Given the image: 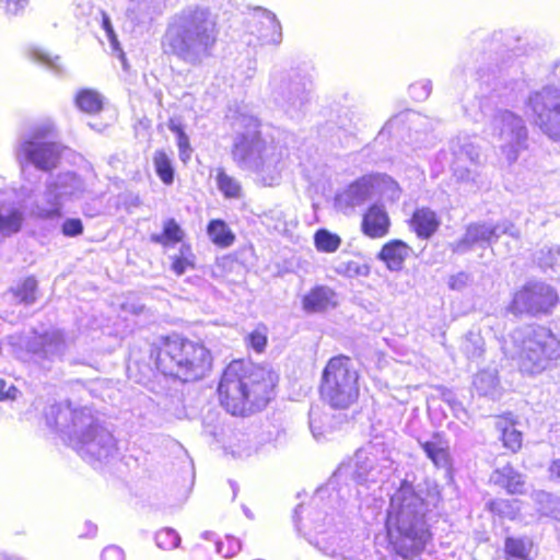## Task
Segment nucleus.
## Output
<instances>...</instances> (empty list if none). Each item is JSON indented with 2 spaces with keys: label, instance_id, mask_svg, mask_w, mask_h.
Wrapping results in <instances>:
<instances>
[{
  "label": "nucleus",
  "instance_id": "obj_1",
  "mask_svg": "<svg viewBox=\"0 0 560 560\" xmlns=\"http://www.w3.org/2000/svg\"><path fill=\"white\" fill-rule=\"evenodd\" d=\"M279 375L264 365L235 359L223 369L217 387L220 406L233 417L262 411L278 395Z\"/></svg>",
  "mask_w": 560,
  "mask_h": 560
},
{
  "label": "nucleus",
  "instance_id": "obj_2",
  "mask_svg": "<svg viewBox=\"0 0 560 560\" xmlns=\"http://www.w3.org/2000/svg\"><path fill=\"white\" fill-rule=\"evenodd\" d=\"M155 370L165 377L191 383L202 380L213 369L214 357L206 342L180 331L160 336L150 347Z\"/></svg>",
  "mask_w": 560,
  "mask_h": 560
},
{
  "label": "nucleus",
  "instance_id": "obj_3",
  "mask_svg": "<svg viewBox=\"0 0 560 560\" xmlns=\"http://www.w3.org/2000/svg\"><path fill=\"white\" fill-rule=\"evenodd\" d=\"M424 505L411 487H401L389 499L385 530L389 546L404 559L420 555L431 540Z\"/></svg>",
  "mask_w": 560,
  "mask_h": 560
},
{
  "label": "nucleus",
  "instance_id": "obj_4",
  "mask_svg": "<svg viewBox=\"0 0 560 560\" xmlns=\"http://www.w3.org/2000/svg\"><path fill=\"white\" fill-rule=\"evenodd\" d=\"M219 26L208 8L189 7L175 14L162 37V49L188 63L210 57L218 42Z\"/></svg>",
  "mask_w": 560,
  "mask_h": 560
},
{
  "label": "nucleus",
  "instance_id": "obj_5",
  "mask_svg": "<svg viewBox=\"0 0 560 560\" xmlns=\"http://www.w3.org/2000/svg\"><path fill=\"white\" fill-rule=\"evenodd\" d=\"M359 381L360 371L350 355H332L322 371L318 383L319 398L332 409H349L360 397Z\"/></svg>",
  "mask_w": 560,
  "mask_h": 560
},
{
  "label": "nucleus",
  "instance_id": "obj_6",
  "mask_svg": "<svg viewBox=\"0 0 560 560\" xmlns=\"http://www.w3.org/2000/svg\"><path fill=\"white\" fill-rule=\"evenodd\" d=\"M559 303L560 296L555 287L544 281H528L514 291L508 311L514 316L548 315Z\"/></svg>",
  "mask_w": 560,
  "mask_h": 560
},
{
  "label": "nucleus",
  "instance_id": "obj_7",
  "mask_svg": "<svg viewBox=\"0 0 560 560\" xmlns=\"http://www.w3.org/2000/svg\"><path fill=\"white\" fill-rule=\"evenodd\" d=\"M526 105L534 114L537 127L549 139L560 141V90L545 86L532 93Z\"/></svg>",
  "mask_w": 560,
  "mask_h": 560
},
{
  "label": "nucleus",
  "instance_id": "obj_8",
  "mask_svg": "<svg viewBox=\"0 0 560 560\" xmlns=\"http://www.w3.org/2000/svg\"><path fill=\"white\" fill-rule=\"evenodd\" d=\"M555 346L556 337L552 331L549 328L539 327L523 340L518 353L521 365L529 373L542 371L553 358Z\"/></svg>",
  "mask_w": 560,
  "mask_h": 560
},
{
  "label": "nucleus",
  "instance_id": "obj_9",
  "mask_svg": "<svg viewBox=\"0 0 560 560\" xmlns=\"http://www.w3.org/2000/svg\"><path fill=\"white\" fill-rule=\"evenodd\" d=\"M52 126H42L33 131L30 139L21 144V152L38 170L51 171L57 167L63 148L45 139L54 133Z\"/></svg>",
  "mask_w": 560,
  "mask_h": 560
},
{
  "label": "nucleus",
  "instance_id": "obj_10",
  "mask_svg": "<svg viewBox=\"0 0 560 560\" xmlns=\"http://www.w3.org/2000/svg\"><path fill=\"white\" fill-rule=\"evenodd\" d=\"M259 140L260 133L257 132L254 138L241 135L233 143L231 155L238 167H252L256 172L262 171L265 162L260 155V150L257 148Z\"/></svg>",
  "mask_w": 560,
  "mask_h": 560
},
{
  "label": "nucleus",
  "instance_id": "obj_11",
  "mask_svg": "<svg viewBox=\"0 0 560 560\" xmlns=\"http://www.w3.org/2000/svg\"><path fill=\"white\" fill-rule=\"evenodd\" d=\"M392 220L384 205L372 203L362 213L360 230L370 238H383L388 235Z\"/></svg>",
  "mask_w": 560,
  "mask_h": 560
},
{
  "label": "nucleus",
  "instance_id": "obj_12",
  "mask_svg": "<svg viewBox=\"0 0 560 560\" xmlns=\"http://www.w3.org/2000/svg\"><path fill=\"white\" fill-rule=\"evenodd\" d=\"M494 420V428L502 446L511 454L518 453L523 447V432L516 428L517 417L508 411L497 415Z\"/></svg>",
  "mask_w": 560,
  "mask_h": 560
},
{
  "label": "nucleus",
  "instance_id": "obj_13",
  "mask_svg": "<svg viewBox=\"0 0 560 560\" xmlns=\"http://www.w3.org/2000/svg\"><path fill=\"white\" fill-rule=\"evenodd\" d=\"M407 224L418 238L429 240L439 231L441 219L433 209L422 206L412 211Z\"/></svg>",
  "mask_w": 560,
  "mask_h": 560
},
{
  "label": "nucleus",
  "instance_id": "obj_14",
  "mask_svg": "<svg viewBox=\"0 0 560 560\" xmlns=\"http://www.w3.org/2000/svg\"><path fill=\"white\" fill-rule=\"evenodd\" d=\"M411 253L412 248L407 242L392 238L382 245L376 257L384 262L388 270L400 271Z\"/></svg>",
  "mask_w": 560,
  "mask_h": 560
},
{
  "label": "nucleus",
  "instance_id": "obj_15",
  "mask_svg": "<svg viewBox=\"0 0 560 560\" xmlns=\"http://www.w3.org/2000/svg\"><path fill=\"white\" fill-rule=\"evenodd\" d=\"M490 483L503 489L510 495H522L526 492L524 475L511 464L494 469L490 476Z\"/></svg>",
  "mask_w": 560,
  "mask_h": 560
},
{
  "label": "nucleus",
  "instance_id": "obj_16",
  "mask_svg": "<svg viewBox=\"0 0 560 560\" xmlns=\"http://www.w3.org/2000/svg\"><path fill=\"white\" fill-rule=\"evenodd\" d=\"M336 292L327 285H315L302 298L303 310L323 313L337 306Z\"/></svg>",
  "mask_w": 560,
  "mask_h": 560
},
{
  "label": "nucleus",
  "instance_id": "obj_17",
  "mask_svg": "<svg viewBox=\"0 0 560 560\" xmlns=\"http://www.w3.org/2000/svg\"><path fill=\"white\" fill-rule=\"evenodd\" d=\"M534 540L528 536H506L503 542L504 560H534Z\"/></svg>",
  "mask_w": 560,
  "mask_h": 560
},
{
  "label": "nucleus",
  "instance_id": "obj_18",
  "mask_svg": "<svg viewBox=\"0 0 560 560\" xmlns=\"http://www.w3.org/2000/svg\"><path fill=\"white\" fill-rule=\"evenodd\" d=\"M420 447L435 467H446L451 464V453L443 433L434 432L432 440L420 443Z\"/></svg>",
  "mask_w": 560,
  "mask_h": 560
},
{
  "label": "nucleus",
  "instance_id": "obj_19",
  "mask_svg": "<svg viewBox=\"0 0 560 560\" xmlns=\"http://www.w3.org/2000/svg\"><path fill=\"white\" fill-rule=\"evenodd\" d=\"M486 511L499 521L514 522L522 516L521 501L513 498H492L486 503Z\"/></svg>",
  "mask_w": 560,
  "mask_h": 560
},
{
  "label": "nucleus",
  "instance_id": "obj_20",
  "mask_svg": "<svg viewBox=\"0 0 560 560\" xmlns=\"http://www.w3.org/2000/svg\"><path fill=\"white\" fill-rule=\"evenodd\" d=\"M206 231L212 244L219 248H228L236 240L234 232L222 219H211L207 224Z\"/></svg>",
  "mask_w": 560,
  "mask_h": 560
},
{
  "label": "nucleus",
  "instance_id": "obj_21",
  "mask_svg": "<svg viewBox=\"0 0 560 560\" xmlns=\"http://www.w3.org/2000/svg\"><path fill=\"white\" fill-rule=\"evenodd\" d=\"M77 108L86 115H96L103 110L104 102L98 91L94 89H80L73 98Z\"/></svg>",
  "mask_w": 560,
  "mask_h": 560
},
{
  "label": "nucleus",
  "instance_id": "obj_22",
  "mask_svg": "<svg viewBox=\"0 0 560 560\" xmlns=\"http://www.w3.org/2000/svg\"><path fill=\"white\" fill-rule=\"evenodd\" d=\"M185 236V231L179 223L174 218H170L163 222L162 232L152 234L150 241L162 246H171L182 243Z\"/></svg>",
  "mask_w": 560,
  "mask_h": 560
},
{
  "label": "nucleus",
  "instance_id": "obj_23",
  "mask_svg": "<svg viewBox=\"0 0 560 560\" xmlns=\"http://www.w3.org/2000/svg\"><path fill=\"white\" fill-rule=\"evenodd\" d=\"M152 162L159 179L165 186H171L175 179V167L172 156L164 149H158L153 153Z\"/></svg>",
  "mask_w": 560,
  "mask_h": 560
},
{
  "label": "nucleus",
  "instance_id": "obj_24",
  "mask_svg": "<svg viewBox=\"0 0 560 560\" xmlns=\"http://www.w3.org/2000/svg\"><path fill=\"white\" fill-rule=\"evenodd\" d=\"M10 293L19 304H33L38 298V281L34 276H27Z\"/></svg>",
  "mask_w": 560,
  "mask_h": 560
},
{
  "label": "nucleus",
  "instance_id": "obj_25",
  "mask_svg": "<svg viewBox=\"0 0 560 560\" xmlns=\"http://www.w3.org/2000/svg\"><path fill=\"white\" fill-rule=\"evenodd\" d=\"M167 127L176 136V145L178 149L179 160L184 164L188 163L192 154V147L189 136L186 133L183 125L176 121L174 118L168 119Z\"/></svg>",
  "mask_w": 560,
  "mask_h": 560
},
{
  "label": "nucleus",
  "instance_id": "obj_26",
  "mask_svg": "<svg viewBox=\"0 0 560 560\" xmlns=\"http://www.w3.org/2000/svg\"><path fill=\"white\" fill-rule=\"evenodd\" d=\"M196 256L190 244L182 245L179 253L172 257L171 269L176 276L184 275L189 269L196 268Z\"/></svg>",
  "mask_w": 560,
  "mask_h": 560
},
{
  "label": "nucleus",
  "instance_id": "obj_27",
  "mask_svg": "<svg viewBox=\"0 0 560 560\" xmlns=\"http://www.w3.org/2000/svg\"><path fill=\"white\" fill-rule=\"evenodd\" d=\"M217 186L226 199H236L242 196L241 184L223 168L217 170L215 175Z\"/></svg>",
  "mask_w": 560,
  "mask_h": 560
},
{
  "label": "nucleus",
  "instance_id": "obj_28",
  "mask_svg": "<svg viewBox=\"0 0 560 560\" xmlns=\"http://www.w3.org/2000/svg\"><path fill=\"white\" fill-rule=\"evenodd\" d=\"M341 237L326 229H319L314 234V245L319 253H335L341 246Z\"/></svg>",
  "mask_w": 560,
  "mask_h": 560
},
{
  "label": "nucleus",
  "instance_id": "obj_29",
  "mask_svg": "<svg viewBox=\"0 0 560 560\" xmlns=\"http://www.w3.org/2000/svg\"><path fill=\"white\" fill-rule=\"evenodd\" d=\"M269 328L264 323H258L245 337L246 347L255 353L265 352L268 345Z\"/></svg>",
  "mask_w": 560,
  "mask_h": 560
},
{
  "label": "nucleus",
  "instance_id": "obj_30",
  "mask_svg": "<svg viewBox=\"0 0 560 560\" xmlns=\"http://www.w3.org/2000/svg\"><path fill=\"white\" fill-rule=\"evenodd\" d=\"M23 214L20 210L13 209L3 214L0 211V236H10L22 229Z\"/></svg>",
  "mask_w": 560,
  "mask_h": 560
},
{
  "label": "nucleus",
  "instance_id": "obj_31",
  "mask_svg": "<svg viewBox=\"0 0 560 560\" xmlns=\"http://www.w3.org/2000/svg\"><path fill=\"white\" fill-rule=\"evenodd\" d=\"M155 541L159 548L173 550L179 546L180 537L173 528L163 527L155 533Z\"/></svg>",
  "mask_w": 560,
  "mask_h": 560
},
{
  "label": "nucleus",
  "instance_id": "obj_32",
  "mask_svg": "<svg viewBox=\"0 0 560 560\" xmlns=\"http://www.w3.org/2000/svg\"><path fill=\"white\" fill-rule=\"evenodd\" d=\"M372 182L370 177L363 176L350 184L348 192L352 200L360 202L371 195Z\"/></svg>",
  "mask_w": 560,
  "mask_h": 560
},
{
  "label": "nucleus",
  "instance_id": "obj_33",
  "mask_svg": "<svg viewBox=\"0 0 560 560\" xmlns=\"http://www.w3.org/2000/svg\"><path fill=\"white\" fill-rule=\"evenodd\" d=\"M370 266L359 259H350L342 264L341 273L346 277H366L370 273Z\"/></svg>",
  "mask_w": 560,
  "mask_h": 560
},
{
  "label": "nucleus",
  "instance_id": "obj_34",
  "mask_svg": "<svg viewBox=\"0 0 560 560\" xmlns=\"http://www.w3.org/2000/svg\"><path fill=\"white\" fill-rule=\"evenodd\" d=\"M241 548L240 539L232 535H225L218 541V551L225 558L235 556Z\"/></svg>",
  "mask_w": 560,
  "mask_h": 560
},
{
  "label": "nucleus",
  "instance_id": "obj_35",
  "mask_svg": "<svg viewBox=\"0 0 560 560\" xmlns=\"http://www.w3.org/2000/svg\"><path fill=\"white\" fill-rule=\"evenodd\" d=\"M28 2L30 0H0V9L8 16H19L24 12Z\"/></svg>",
  "mask_w": 560,
  "mask_h": 560
},
{
  "label": "nucleus",
  "instance_id": "obj_36",
  "mask_svg": "<svg viewBox=\"0 0 560 560\" xmlns=\"http://www.w3.org/2000/svg\"><path fill=\"white\" fill-rule=\"evenodd\" d=\"M83 223L78 218H71L63 221L61 232L65 236L74 237L83 233Z\"/></svg>",
  "mask_w": 560,
  "mask_h": 560
},
{
  "label": "nucleus",
  "instance_id": "obj_37",
  "mask_svg": "<svg viewBox=\"0 0 560 560\" xmlns=\"http://www.w3.org/2000/svg\"><path fill=\"white\" fill-rule=\"evenodd\" d=\"M502 119H503V121H505L508 124L515 122L517 125L516 137L520 140H526V138H527V129H526L525 125L523 124L522 118L518 115H515V114H513L511 112H505L502 115Z\"/></svg>",
  "mask_w": 560,
  "mask_h": 560
},
{
  "label": "nucleus",
  "instance_id": "obj_38",
  "mask_svg": "<svg viewBox=\"0 0 560 560\" xmlns=\"http://www.w3.org/2000/svg\"><path fill=\"white\" fill-rule=\"evenodd\" d=\"M101 560H125V553L119 547L108 546L103 549Z\"/></svg>",
  "mask_w": 560,
  "mask_h": 560
},
{
  "label": "nucleus",
  "instance_id": "obj_39",
  "mask_svg": "<svg viewBox=\"0 0 560 560\" xmlns=\"http://www.w3.org/2000/svg\"><path fill=\"white\" fill-rule=\"evenodd\" d=\"M18 389L14 385H8L7 382L0 378V401L14 400Z\"/></svg>",
  "mask_w": 560,
  "mask_h": 560
},
{
  "label": "nucleus",
  "instance_id": "obj_40",
  "mask_svg": "<svg viewBox=\"0 0 560 560\" xmlns=\"http://www.w3.org/2000/svg\"><path fill=\"white\" fill-rule=\"evenodd\" d=\"M109 39V43H110V46H112V49L117 52L118 55V58L122 61V63L125 65L126 63V55L119 44V40L117 38V35H114L112 37H108Z\"/></svg>",
  "mask_w": 560,
  "mask_h": 560
},
{
  "label": "nucleus",
  "instance_id": "obj_41",
  "mask_svg": "<svg viewBox=\"0 0 560 560\" xmlns=\"http://www.w3.org/2000/svg\"><path fill=\"white\" fill-rule=\"evenodd\" d=\"M548 476L551 480H560V458L551 460L548 467Z\"/></svg>",
  "mask_w": 560,
  "mask_h": 560
},
{
  "label": "nucleus",
  "instance_id": "obj_42",
  "mask_svg": "<svg viewBox=\"0 0 560 560\" xmlns=\"http://www.w3.org/2000/svg\"><path fill=\"white\" fill-rule=\"evenodd\" d=\"M466 279H467V276L465 273H463V272L458 273L451 278L450 287L454 290L459 289L465 284Z\"/></svg>",
  "mask_w": 560,
  "mask_h": 560
},
{
  "label": "nucleus",
  "instance_id": "obj_43",
  "mask_svg": "<svg viewBox=\"0 0 560 560\" xmlns=\"http://www.w3.org/2000/svg\"><path fill=\"white\" fill-rule=\"evenodd\" d=\"M538 497L540 498V499H539V502H540V503L546 502V503H548V504H553V505L558 504V499H557V498H555V497H553L552 494H550V493H547V492H540V493L538 494Z\"/></svg>",
  "mask_w": 560,
  "mask_h": 560
},
{
  "label": "nucleus",
  "instance_id": "obj_44",
  "mask_svg": "<svg viewBox=\"0 0 560 560\" xmlns=\"http://www.w3.org/2000/svg\"><path fill=\"white\" fill-rule=\"evenodd\" d=\"M102 27L104 28L105 32H108L114 28L109 16L105 12L102 13Z\"/></svg>",
  "mask_w": 560,
  "mask_h": 560
},
{
  "label": "nucleus",
  "instance_id": "obj_45",
  "mask_svg": "<svg viewBox=\"0 0 560 560\" xmlns=\"http://www.w3.org/2000/svg\"><path fill=\"white\" fill-rule=\"evenodd\" d=\"M61 215H62V212H61L60 208L57 207L56 209L48 211L45 217H47V218H52V217L60 218Z\"/></svg>",
  "mask_w": 560,
  "mask_h": 560
},
{
  "label": "nucleus",
  "instance_id": "obj_46",
  "mask_svg": "<svg viewBox=\"0 0 560 560\" xmlns=\"http://www.w3.org/2000/svg\"><path fill=\"white\" fill-rule=\"evenodd\" d=\"M106 35H107V37H112V36L116 35V33H115V31L113 28V30L106 32Z\"/></svg>",
  "mask_w": 560,
  "mask_h": 560
},
{
  "label": "nucleus",
  "instance_id": "obj_47",
  "mask_svg": "<svg viewBox=\"0 0 560 560\" xmlns=\"http://www.w3.org/2000/svg\"><path fill=\"white\" fill-rule=\"evenodd\" d=\"M39 60L43 61V62H48V57L47 56H40Z\"/></svg>",
  "mask_w": 560,
  "mask_h": 560
}]
</instances>
